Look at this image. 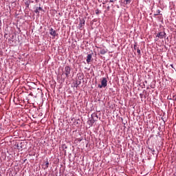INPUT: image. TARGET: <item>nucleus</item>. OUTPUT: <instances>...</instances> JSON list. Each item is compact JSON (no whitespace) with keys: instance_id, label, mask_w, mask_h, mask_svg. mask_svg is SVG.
<instances>
[{"instance_id":"obj_5","label":"nucleus","mask_w":176,"mask_h":176,"mask_svg":"<svg viewBox=\"0 0 176 176\" xmlns=\"http://www.w3.org/2000/svg\"><path fill=\"white\" fill-rule=\"evenodd\" d=\"M91 61H93V56L89 54L87 56V63L88 64H90V63H91Z\"/></svg>"},{"instance_id":"obj_4","label":"nucleus","mask_w":176,"mask_h":176,"mask_svg":"<svg viewBox=\"0 0 176 176\" xmlns=\"http://www.w3.org/2000/svg\"><path fill=\"white\" fill-rule=\"evenodd\" d=\"M166 36V32H160L159 34H157V37L160 38V39H163Z\"/></svg>"},{"instance_id":"obj_8","label":"nucleus","mask_w":176,"mask_h":176,"mask_svg":"<svg viewBox=\"0 0 176 176\" xmlns=\"http://www.w3.org/2000/svg\"><path fill=\"white\" fill-rule=\"evenodd\" d=\"M124 3L125 5H129V4L131 3V0H124Z\"/></svg>"},{"instance_id":"obj_3","label":"nucleus","mask_w":176,"mask_h":176,"mask_svg":"<svg viewBox=\"0 0 176 176\" xmlns=\"http://www.w3.org/2000/svg\"><path fill=\"white\" fill-rule=\"evenodd\" d=\"M50 35H52V36H54V38H55L58 35L57 32H56V30H53L52 28H51L50 29Z\"/></svg>"},{"instance_id":"obj_17","label":"nucleus","mask_w":176,"mask_h":176,"mask_svg":"<svg viewBox=\"0 0 176 176\" xmlns=\"http://www.w3.org/2000/svg\"><path fill=\"white\" fill-rule=\"evenodd\" d=\"M110 2H113V0H110Z\"/></svg>"},{"instance_id":"obj_2","label":"nucleus","mask_w":176,"mask_h":176,"mask_svg":"<svg viewBox=\"0 0 176 176\" xmlns=\"http://www.w3.org/2000/svg\"><path fill=\"white\" fill-rule=\"evenodd\" d=\"M108 83V80H107L106 78H102V81H101V85H98V87L99 89H102V87H107V85Z\"/></svg>"},{"instance_id":"obj_16","label":"nucleus","mask_w":176,"mask_h":176,"mask_svg":"<svg viewBox=\"0 0 176 176\" xmlns=\"http://www.w3.org/2000/svg\"><path fill=\"white\" fill-rule=\"evenodd\" d=\"M38 10H42V8L39 7L38 8H37Z\"/></svg>"},{"instance_id":"obj_14","label":"nucleus","mask_w":176,"mask_h":176,"mask_svg":"<svg viewBox=\"0 0 176 176\" xmlns=\"http://www.w3.org/2000/svg\"><path fill=\"white\" fill-rule=\"evenodd\" d=\"M34 12L35 13H39V10H38V8H36Z\"/></svg>"},{"instance_id":"obj_15","label":"nucleus","mask_w":176,"mask_h":176,"mask_svg":"<svg viewBox=\"0 0 176 176\" xmlns=\"http://www.w3.org/2000/svg\"><path fill=\"white\" fill-rule=\"evenodd\" d=\"M133 47H134V50H137V49H138V48H137V45H135L133 46Z\"/></svg>"},{"instance_id":"obj_7","label":"nucleus","mask_w":176,"mask_h":176,"mask_svg":"<svg viewBox=\"0 0 176 176\" xmlns=\"http://www.w3.org/2000/svg\"><path fill=\"white\" fill-rule=\"evenodd\" d=\"M100 54H105L107 53V50H105V49H100Z\"/></svg>"},{"instance_id":"obj_13","label":"nucleus","mask_w":176,"mask_h":176,"mask_svg":"<svg viewBox=\"0 0 176 176\" xmlns=\"http://www.w3.org/2000/svg\"><path fill=\"white\" fill-rule=\"evenodd\" d=\"M21 144V143L20 144H17L16 146L18 148V149H21L22 147L21 146H20Z\"/></svg>"},{"instance_id":"obj_11","label":"nucleus","mask_w":176,"mask_h":176,"mask_svg":"<svg viewBox=\"0 0 176 176\" xmlns=\"http://www.w3.org/2000/svg\"><path fill=\"white\" fill-rule=\"evenodd\" d=\"M137 53L141 54V50H140V48H137Z\"/></svg>"},{"instance_id":"obj_6","label":"nucleus","mask_w":176,"mask_h":176,"mask_svg":"<svg viewBox=\"0 0 176 176\" xmlns=\"http://www.w3.org/2000/svg\"><path fill=\"white\" fill-rule=\"evenodd\" d=\"M83 25H85V20L82 19L80 21V23H79L80 28H82V27H83Z\"/></svg>"},{"instance_id":"obj_18","label":"nucleus","mask_w":176,"mask_h":176,"mask_svg":"<svg viewBox=\"0 0 176 176\" xmlns=\"http://www.w3.org/2000/svg\"><path fill=\"white\" fill-rule=\"evenodd\" d=\"M132 114H134V112H132Z\"/></svg>"},{"instance_id":"obj_10","label":"nucleus","mask_w":176,"mask_h":176,"mask_svg":"<svg viewBox=\"0 0 176 176\" xmlns=\"http://www.w3.org/2000/svg\"><path fill=\"white\" fill-rule=\"evenodd\" d=\"M160 14V10H157L156 12V14H155V16H159Z\"/></svg>"},{"instance_id":"obj_1","label":"nucleus","mask_w":176,"mask_h":176,"mask_svg":"<svg viewBox=\"0 0 176 176\" xmlns=\"http://www.w3.org/2000/svg\"><path fill=\"white\" fill-rule=\"evenodd\" d=\"M63 75H65V78H69V75H71V67L69 66L65 67Z\"/></svg>"},{"instance_id":"obj_9","label":"nucleus","mask_w":176,"mask_h":176,"mask_svg":"<svg viewBox=\"0 0 176 176\" xmlns=\"http://www.w3.org/2000/svg\"><path fill=\"white\" fill-rule=\"evenodd\" d=\"M44 166H45V168H47L49 167V161H46Z\"/></svg>"},{"instance_id":"obj_12","label":"nucleus","mask_w":176,"mask_h":176,"mask_svg":"<svg viewBox=\"0 0 176 176\" xmlns=\"http://www.w3.org/2000/svg\"><path fill=\"white\" fill-rule=\"evenodd\" d=\"M172 100H173V101H176V94L173 96Z\"/></svg>"}]
</instances>
